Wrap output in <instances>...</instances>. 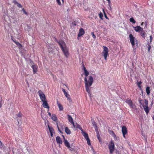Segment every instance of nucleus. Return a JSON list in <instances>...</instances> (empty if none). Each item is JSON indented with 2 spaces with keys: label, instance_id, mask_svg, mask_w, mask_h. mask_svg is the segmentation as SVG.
Instances as JSON below:
<instances>
[{
  "label": "nucleus",
  "instance_id": "f257e3e1",
  "mask_svg": "<svg viewBox=\"0 0 154 154\" xmlns=\"http://www.w3.org/2000/svg\"><path fill=\"white\" fill-rule=\"evenodd\" d=\"M58 43L60 45L65 56L66 58H68L69 56V53L68 48L66 46L65 42L61 40L58 42Z\"/></svg>",
  "mask_w": 154,
  "mask_h": 154
},
{
  "label": "nucleus",
  "instance_id": "f03ea898",
  "mask_svg": "<svg viewBox=\"0 0 154 154\" xmlns=\"http://www.w3.org/2000/svg\"><path fill=\"white\" fill-rule=\"evenodd\" d=\"M129 38L130 41L132 45V47L133 48L135 45V42H136V44L137 45H138V40L136 39L135 37H134L132 34H130L129 35Z\"/></svg>",
  "mask_w": 154,
  "mask_h": 154
},
{
  "label": "nucleus",
  "instance_id": "7ed1b4c3",
  "mask_svg": "<svg viewBox=\"0 0 154 154\" xmlns=\"http://www.w3.org/2000/svg\"><path fill=\"white\" fill-rule=\"evenodd\" d=\"M84 81L85 86H86V85L87 84L88 86H91L94 80L92 77L90 76H89L88 80H87V78L85 77L84 78Z\"/></svg>",
  "mask_w": 154,
  "mask_h": 154
},
{
  "label": "nucleus",
  "instance_id": "20e7f679",
  "mask_svg": "<svg viewBox=\"0 0 154 154\" xmlns=\"http://www.w3.org/2000/svg\"><path fill=\"white\" fill-rule=\"evenodd\" d=\"M109 149V150L111 154H112L114 150L115 145L114 141L112 140L109 145H108Z\"/></svg>",
  "mask_w": 154,
  "mask_h": 154
},
{
  "label": "nucleus",
  "instance_id": "39448f33",
  "mask_svg": "<svg viewBox=\"0 0 154 154\" xmlns=\"http://www.w3.org/2000/svg\"><path fill=\"white\" fill-rule=\"evenodd\" d=\"M103 51L102 52L103 56H104L105 59L106 60H107V57L108 56V48L105 46H103Z\"/></svg>",
  "mask_w": 154,
  "mask_h": 154
},
{
  "label": "nucleus",
  "instance_id": "423d86ee",
  "mask_svg": "<svg viewBox=\"0 0 154 154\" xmlns=\"http://www.w3.org/2000/svg\"><path fill=\"white\" fill-rule=\"evenodd\" d=\"M40 98L42 101L45 100L46 97L45 94L41 90H39L38 91Z\"/></svg>",
  "mask_w": 154,
  "mask_h": 154
},
{
  "label": "nucleus",
  "instance_id": "0eeeda50",
  "mask_svg": "<svg viewBox=\"0 0 154 154\" xmlns=\"http://www.w3.org/2000/svg\"><path fill=\"white\" fill-rule=\"evenodd\" d=\"M122 131L123 137H125V135L127 133V129L126 126H124L122 127Z\"/></svg>",
  "mask_w": 154,
  "mask_h": 154
},
{
  "label": "nucleus",
  "instance_id": "6e6552de",
  "mask_svg": "<svg viewBox=\"0 0 154 154\" xmlns=\"http://www.w3.org/2000/svg\"><path fill=\"white\" fill-rule=\"evenodd\" d=\"M57 128L58 130V131L60 132H61V130H63V129L64 128L65 126L63 125H62V124H60L59 125V126L60 127V128L58 126V123H57Z\"/></svg>",
  "mask_w": 154,
  "mask_h": 154
},
{
  "label": "nucleus",
  "instance_id": "1a4fd4ad",
  "mask_svg": "<svg viewBox=\"0 0 154 154\" xmlns=\"http://www.w3.org/2000/svg\"><path fill=\"white\" fill-rule=\"evenodd\" d=\"M85 32L84 29L81 28L79 30V32L78 34V36L80 37L85 34Z\"/></svg>",
  "mask_w": 154,
  "mask_h": 154
},
{
  "label": "nucleus",
  "instance_id": "9d476101",
  "mask_svg": "<svg viewBox=\"0 0 154 154\" xmlns=\"http://www.w3.org/2000/svg\"><path fill=\"white\" fill-rule=\"evenodd\" d=\"M83 68L82 70L84 71V75L85 77L88 76L89 74V72L86 69L83 63L82 64Z\"/></svg>",
  "mask_w": 154,
  "mask_h": 154
},
{
  "label": "nucleus",
  "instance_id": "9b49d317",
  "mask_svg": "<svg viewBox=\"0 0 154 154\" xmlns=\"http://www.w3.org/2000/svg\"><path fill=\"white\" fill-rule=\"evenodd\" d=\"M43 103L42 105L44 108H47L48 109V111L49 110V106H48V104L47 102V101L45 100L42 101Z\"/></svg>",
  "mask_w": 154,
  "mask_h": 154
},
{
  "label": "nucleus",
  "instance_id": "f8f14e48",
  "mask_svg": "<svg viewBox=\"0 0 154 154\" xmlns=\"http://www.w3.org/2000/svg\"><path fill=\"white\" fill-rule=\"evenodd\" d=\"M48 127L51 133V136L52 137L53 136V133H55L54 130L52 127L50 126L49 125H48Z\"/></svg>",
  "mask_w": 154,
  "mask_h": 154
},
{
  "label": "nucleus",
  "instance_id": "ddd939ff",
  "mask_svg": "<svg viewBox=\"0 0 154 154\" xmlns=\"http://www.w3.org/2000/svg\"><path fill=\"white\" fill-rule=\"evenodd\" d=\"M134 30L136 32H140L143 29L141 27L138 26L134 27Z\"/></svg>",
  "mask_w": 154,
  "mask_h": 154
},
{
  "label": "nucleus",
  "instance_id": "4468645a",
  "mask_svg": "<svg viewBox=\"0 0 154 154\" xmlns=\"http://www.w3.org/2000/svg\"><path fill=\"white\" fill-rule=\"evenodd\" d=\"M62 91L64 93V94L65 95V96L67 98L68 100L71 99V98L70 97V95L69 94H68L66 92L65 89L63 88H62Z\"/></svg>",
  "mask_w": 154,
  "mask_h": 154
},
{
  "label": "nucleus",
  "instance_id": "2eb2a0df",
  "mask_svg": "<svg viewBox=\"0 0 154 154\" xmlns=\"http://www.w3.org/2000/svg\"><path fill=\"white\" fill-rule=\"evenodd\" d=\"M56 140L57 143L59 144H62V140L59 136H57L56 137Z\"/></svg>",
  "mask_w": 154,
  "mask_h": 154
},
{
  "label": "nucleus",
  "instance_id": "dca6fc26",
  "mask_svg": "<svg viewBox=\"0 0 154 154\" xmlns=\"http://www.w3.org/2000/svg\"><path fill=\"white\" fill-rule=\"evenodd\" d=\"M32 67L33 69V74H34L37 72L38 66L36 65H32Z\"/></svg>",
  "mask_w": 154,
  "mask_h": 154
},
{
  "label": "nucleus",
  "instance_id": "f3484780",
  "mask_svg": "<svg viewBox=\"0 0 154 154\" xmlns=\"http://www.w3.org/2000/svg\"><path fill=\"white\" fill-rule=\"evenodd\" d=\"M67 116H68V119L69 121L72 124H73L74 122L71 116L68 114L67 115Z\"/></svg>",
  "mask_w": 154,
  "mask_h": 154
},
{
  "label": "nucleus",
  "instance_id": "a211bd4d",
  "mask_svg": "<svg viewBox=\"0 0 154 154\" xmlns=\"http://www.w3.org/2000/svg\"><path fill=\"white\" fill-rule=\"evenodd\" d=\"M140 34L141 36L144 38H145V35L146 34V33L145 32L143 29H142L141 30L140 32Z\"/></svg>",
  "mask_w": 154,
  "mask_h": 154
},
{
  "label": "nucleus",
  "instance_id": "6ab92c4d",
  "mask_svg": "<svg viewBox=\"0 0 154 154\" xmlns=\"http://www.w3.org/2000/svg\"><path fill=\"white\" fill-rule=\"evenodd\" d=\"M63 142L64 144L67 147L69 148L70 147V144L69 142L66 139H64L63 140Z\"/></svg>",
  "mask_w": 154,
  "mask_h": 154
},
{
  "label": "nucleus",
  "instance_id": "aec40b11",
  "mask_svg": "<svg viewBox=\"0 0 154 154\" xmlns=\"http://www.w3.org/2000/svg\"><path fill=\"white\" fill-rule=\"evenodd\" d=\"M130 106L133 103L132 100L130 99L127 98L125 101Z\"/></svg>",
  "mask_w": 154,
  "mask_h": 154
},
{
  "label": "nucleus",
  "instance_id": "412c9836",
  "mask_svg": "<svg viewBox=\"0 0 154 154\" xmlns=\"http://www.w3.org/2000/svg\"><path fill=\"white\" fill-rule=\"evenodd\" d=\"M51 118L52 119V120L56 122L57 120V118L56 115L54 114H52V115Z\"/></svg>",
  "mask_w": 154,
  "mask_h": 154
},
{
  "label": "nucleus",
  "instance_id": "4be33fe9",
  "mask_svg": "<svg viewBox=\"0 0 154 154\" xmlns=\"http://www.w3.org/2000/svg\"><path fill=\"white\" fill-rule=\"evenodd\" d=\"M57 106L59 109V110L60 111H62L63 110V107L62 105L59 103L58 102H57Z\"/></svg>",
  "mask_w": 154,
  "mask_h": 154
},
{
  "label": "nucleus",
  "instance_id": "5701e85b",
  "mask_svg": "<svg viewBox=\"0 0 154 154\" xmlns=\"http://www.w3.org/2000/svg\"><path fill=\"white\" fill-rule=\"evenodd\" d=\"M90 86H88L87 84H86L85 86V88L87 92L89 94L91 95V92L90 90L89 87Z\"/></svg>",
  "mask_w": 154,
  "mask_h": 154
},
{
  "label": "nucleus",
  "instance_id": "b1692460",
  "mask_svg": "<svg viewBox=\"0 0 154 154\" xmlns=\"http://www.w3.org/2000/svg\"><path fill=\"white\" fill-rule=\"evenodd\" d=\"M144 109L147 114L149 112V110L148 106H143Z\"/></svg>",
  "mask_w": 154,
  "mask_h": 154
},
{
  "label": "nucleus",
  "instance_id": "393cba45",
  "mask_svg": "<svg viewBox=\"0 0 154 154\" xmlns=\"http://www.w3.org/2000/svg\"><path fill=\"white\" fill-rule=\"evenodd\" d=\"M65 132L67 134H70L71 133L70 131L67 127L65 128Z\"/></svg>",
  "mask_w": 154,
  "mask_h": 154
},
{
  "label": "nucleus",
  "instance_id": "a878e982",
  "mask_svg": "<svg viewBox=\"0 0 154 154\" xmlns=\"http://www.w3.org/2000/svg\"><path fill=\"white\" fill-rule=\"evenodd\" d=\"M82 134L85 139H86L89 137L88 134L85 132H83Z\"/></svg>",
  "mask_w": 154,
  "mask_h": 154
},
{
  "label": "nucleus",
  "instance_id": "bb28decb",
  "mask_svg": "<svg viewBox=\"0 0 154 154\" xmlns=\"http://www.w3.org/2000/svg\"><path fill=\"white\" fill-rule=\"evenodd\" d=\"M15 43L16 44V45L17 46L19 49H22V46L21 44L19 43V42H15Z\"/></svg>",
  "mask_w": 154,
  "mask_h": 154
},
{
  "label": "nucleus",
  "instance_id": "cd10ccee",
  "mask_svg": "<svg viewBox=\"0 0 154 154\" xmlns=\"http://www.w3.org/2000/svg\"><path fill=\"white\" fill-rule=\"evenodd\" d=\"M74 128H78L80 126V125L77 124V123H76L75 124L74 123H73V124H72Z\"/></svg>",
  "mask_w": 154,
  "mask_h": 154
},
{
  "label": "nucleus",
  "instance_id": "c85d7f7f",
  "mask_svg": "<svg viewBox=\"0 0 154 154\" xmlns=\"http://www.w3.org/2000/svg\"><path fill=\"white\" fill-rule=\"evenodd\" d=\"M150 87L148 86L146 88V91L147 94L149 95L150 93Z\"/></svg>",
  "mask_w": 154,
  "mask_h": 154
},
{
  "label": "nucleus",
  "instance_id": "c756f323",
  "mask_svg": "<svg viewBox=\"0 0 154 154\" xmlns=\"http://www.w3.org/2000/svg\"><path fill=\"white\" fill-rule=\"evenodd\" d=\"M144 104H142L143 106H148V100L146 99H144Z\"/></svg>",
  "mask_w": 154,
  "mask_h": 154
},
{
  "label": "nucleus",
  "instance_id": "7c9ffc66",
  "mask_svg": "<svg viewBox=\"0 0 154 154\" xmlns=\"http://www.w3.org/2000/svg\"><path fill=\"white\" fill-rule=\"evenodd\" d=\"M130 21L132 23H136V21L135 20L133 17H131L130 19Z\"/></svg>",
  "mask_w": 154,
  "mask_h": 154
},
{
  "label": "nucleus",
  "instance_id": "2f4dec72",
  "mask_svg": "<svg viewBox=\"0 0 154 154\" xmlns=\"http://www.w3.org/2000/svg\"><path fill=\"white\" fill-rule=\"evenodd\" d=\"M4 103V101H3L2 97H0V108H1L2 106V104Z\"/></svg>",
  "mask_w": 154,
  "mask_h": 154
},
{
  "label": "nucleus",
  "instance_id": "473e14b6",
  "mask_svg": "<svg viewBox=\"0 0 154 154\" xmlns=\"http://www.w3.org/2000/svg\"><path fill=\"white\" fill-rule=\"evenodd\" d=\"M130 108L133 109H136V106L134 103H133L130 106Z\"/></svg>",
  "mask_w": 154,
  "mask_h": 154
},
{
  "label": "nucleus",
  "instance_id": "72a5a7b5",
  "mask_svg": "<svg viewBox=\"0 0 154 154\" xmlns=\"http://www.w3.org/2000/svg\"><path fill=\"white\" fill-rule=\"evenodd\" d=\"M142 82L141 81H140L137 83L138 86L140 89H141V86L140 85L142 84Z\"/></svg>",
  "mask_w": 154,
  "mask_h": 154
},
{
  "label": "nucleus",
  "instance_id": "f704fd0d",
  "mask_svg": "<svg viewBox=\"0 0 154 154\" xmlns=\"http://www.w3.org/2000/svg\"><path fill=\"white\" fill-rule=\"evenodd\" d=\"M87 143L88 145H91V142H90V140L89 139V137L86 139Z\"/></svg>",
  "mask_w": 154,
  "mask_h": 154
},
{
  "label": "nucleus",
  "instance_id": "c9c22d12",
  "mask_svg": "<svg viewBox=\"0 0 154 154\" xmlns=\"http://www.w3.org/2000/svg\"><path fill=\"white\" fill-rule=\"evenodd\" d=\"M147 45H148L147 48H148V51L149 52V51L151 48V45H150V43H148V44H147Z\"/></svg>",
  "mask_w": 154,
  "mask_h": 154
},
{
  "label": "nucleus",
  "instance_id": "e433bc0d",
  "mask_svg": "<svg viewBox=\"0 0 154 154\" xmlns=\"http://www.w3.org/2000/svg\"><path fill=\"white\" fill-rule=\"evenodd\" d=\"M99 16L101 18V19H103V14L101 12H100V13L99 14Z\"/></svg>",
  "mask_w": 154,
  "mask_h": 154
},
{
  "label": "nucleus",
  "instance_id": "4c0bfd02",
  "mask_svg": "<svg viewBox=\"0 0 154 154\" xmlns=\"http://www.w3.org/2000/svg\"><path fill=\"white\" fill-rule=\"evenodd\" d=\"M138 100L140 104L141 105H142V102H143V100H141V98H139Z\"/></svg>",
  "mask_w": 154,
  "mask_h": 154
},
{
  "label": "nucleus",
  "instance_id": "58836bf2",
  "mask_svg": "<svg viewBox=\"0 0 154 154\" xmlns=\"http://www.w3.org/2000/svg\"><path fill=\"white\" fill-rule=\"evenodd\" d=\"M22 114L21 112H20L17 115V116L18 117H19V118L21 117L22 116Z\"/></svg>",
  "mask_w": 154,
  "mask_h": 154
},
{
  "label": "nucleus",
  "instance_id": "ea45409f",
  "mask_svg": "<svg viewBox=\"0 0 154 154\" xmlns=\"http://www.w3.org/2000/svg\"><path fill=\"white\" fill-rule=\"evenodd\" d=\"M56 1L59 5H61V3L60 1V0H56Z\"/></svg>",
  "mask_w": 154,
  "mask_h": 154
},
{
  "label": "nucleus",
  "instance_id": "a19ab883",
  "mask_svg": "<svg viewBox=\"0 0 154 154\" xmlns=\"http://www.w3.org/2000/svg\"><path fill=\"white\" fill-rule=\"evenodd\" d=\"M16 3L17 4V6L18 7H19V8H22V6L20 4H19V3H17V2H16Z\"/></svg>",
  "mask_w": 154,
  "mask_h": 154
},
{
  "label": "nucleus",
  "instance_id": "79ce46f5",
  "mask_svg": "<svg viewBox=\"0 0 154 154\" xmlns=\"http://www.w3.org/2000/svg\"><path fill=\"white\" fill-rule=\"evenodd\" d=\"M22 11H23V13L27 15V13L26 12L24 8H23L22 9Z\"/></svg>",
  "mask_w": 154,
  "mask_h": 154
},
{
  "label": "nucleus",
  "instance_id": "37998d69",
  "mask_svg": "<svg viewBox=\"0 0 154 154\" xmlns=\"http://www.w3.org/2000/svg\"><path fill=\"white\" fill-rule=\"evenodd\" d=\"M91 34L92 35V37L93 38H96V35L94 34V32H91Z\"/></svg>",
  "mask_w": 154,
  "mask_h": 154
},
{
  "label": "nucleus",
  "instance_id": "c03bdc74",
  "mask_svg": "<svg viewBox=\"0 0 154 154\" xmlns=\"http://www.w3.org/2000/svg\"><path fill=\"white\" fill-rule=\"evenodd\" d=\"M150 43H151V42L152 41V36L151 35H150Z\"/></svg>",
  "mask_w": 154,
  "mask_h": 154
},
{
  "label": "nucleus",
  "instance_id": "a18cd8bd",
  "mask_svg": "<svg viewBox=\"0 0 154 154\" xmlns=\"http://www.w3.org/2000/svg\"><path fill=\"white\" fill-rule=\"evenodd\" d=\"M80 129L81 130V131H82V133L83 132H84L83 131V130L82 128L80 126L79 127V128H78Z\"/></svg>",
  "mask_w": 154,
  "mask_h": 154
},
{
  "label": "nucleus",
  "instance_id": "49530a36",
  "mask_svg": "<svg viewBox=\"0 0 154 154\" xmlns=\"http://www.w3.org/2000/svg\"><path fill=\"white\" fill-rule=\"evenodd\" d=\"M103 12H104V14H105V17L107 19H108V17H107V16L105 14V11H104V10L103 9Z\"/></svg>",
  "mask_w": 154,
  "mask_h": 154
},
{
  "label": "nucleus",
  "instance_id": "de8ad7c7",
  "mask_svg": "<svg viewBox=\"0 0 154 154\" xmlns=\"http://www.w3.org/2000/svg\"><path fill=\"white\" fill-rule=\"evenodd\" d=\"M97 137L98 139H99L100 138V135L99 134H97Z\"/></svg>",
  "mask_w": 154,
  "mask_h": 154
},
{
  "label": "nucleus",
  "instance_id": "09e8293b",
  "mask_svg": "<svg viewBox=\"0 0 154 154\" xmlns=\"http://www.w3.org/2000/svg\"><path fill=\"white\" fill-rule=\"evenodd\" d=\"M112 133L113 134V137H116V136L115 134V133H114V132L113 131H112Z\"/></svg>",
  "mask_w": 154,
  "mask_h": 154
},
{
  "label": "nucleus",
  "instance_id": "8fccbe9b",
  "mask_svg": "<svg viewBox=\"0 0 154 154\" xmlns=\"http://www.w3.org/2000/svg\"><path fill=\"white\" fill-rule=\"evenodd\" d=\"M73 25L74 26H75L76 25V23L75 22H73L72 23Z\"/></svg>",
  "mask_w": 154,
  "mask_h": 154
},
{
  "label": "nucleus",
  "instance_id": "3c124183",
  "mask_svg": "<svg viewBox=\"0 0 154 154\" xmlns=\"http://www.w3.org/2000/svg\"><path fill=\"white\" fill-rule=\"evenodd\" d=\"M48 115L50 116L51 117V114L50 112H48Z\"/></svg>",
  "mask_w": 154,
  "mask_h": 154
},
{
  "label": "nucleus",
  "instance_id": "603ef678",
  "mask_svg": "<svg viewBox=\"0 0 154 154\" xmlns=\"http://www.w3.org/2000/svg\"><path fill=\"white\" fill-rule=\"evenodd\" d=\"M12 40L15 43V42H16V40H14V39H13V38H12Z\"/></svg>",
  "mask_w": 154,
  "mask_h": 154
},
{
  "label": "nucleus",
  "instance_id": "864d4df0",
  "mask_svg": "<svg viewBox=\"0 0 154 154\" xmlns=\"http://www.w3.org/2000/svg\"><path fill=\"white\" fill-rule=\"evenodd\" d=\"M98 140H99V142H101V140L100 138L99 139H98Z\"/></svg>",
  "mask_w": 154,
  "mask_h": 154
},
{
  "label": "nucleus",
  "instance_id": "5fc2aeb1",
  "mask_svg": "<svg viewBox=\"0 0 154 154\" xmlns=\"http://www.w3.org/2000/svg\"><path fill=\"white\" fill-rule=\"evenodd\" d=\"M63 136V139H64H64H66L65 138V137H64V136H63V135H62Z\"/></svg>",
  "mask_w": 154,
  "mask_h": 154
},
{
  "label": "nucleus",
  "instance_id": "6e6d98bb",
  "mask_svg": "<svg viewBox=\"0 0 154 154\" xmlns=\"http://www.w3.org/2000/svg\"><path fill=\"white\" fill-rule=\"evenodd\" d=\"M143 23H144L143 22H142V23H141V25H143Z\"/></svg>",
  "mask_w": 154,
  "mask_h": 154
},
{
  "label": "nucleus",
  "instance_id": "4d7b16f0",
  "mask_svg": "<svg viewBox=\"0 0 154 154\" xmlns=\"http://www.w3.org/2000/svg\"><path fill=\"white\" fill-rule=\"evenodd\" d=\"M79 37L78 36L77 38H78V39H79Z\"/></svg>",
  "mask_w": 154,
  "mask_h": 154
},
{
  "label": "nucleus",
  "instance_id": "13d9d810",
  "mask_svg": "<svg viewBox=\"0 0 154 154\" xmlns=\"http://www.w3.org/2000/svg\"><path fill=\"white\" fill-rule=\"evenodd\" d=\"M62 1L63 2H64V0H62Z\"/></svg>",
  "mask_w": 154,
  "mask_h": 154
},
{
  "label": "nucleus",
  "instance_id": "bf43d9fd",
  "mask_svg": "<svg viewBox=\"0 0 154 154\" xmlns=\"http://www.w3.org/2000/svg\"><path fill=\"white\" fill-rule=\"evenodd\" d=\"M17 122H18L19 123V121H17Z\"/></svg>",
  "mask_w": 154,
  "mask_h": 154
},
{
  "label": "nucleus",
  "instance_id": "052dcab7",
  "mask_svg": "<svg viewBox=\"0 0 154 154\" xmlns=\"http://www.w3.org/2000/svg\"><path fill=\"white\" fill-rule=\"evenodd\" d=\"M17 122H18L19 123V121H17Z\"/></svg>",
  "mask_w": 154,
  "mask_h": 154
}]
</instances>
